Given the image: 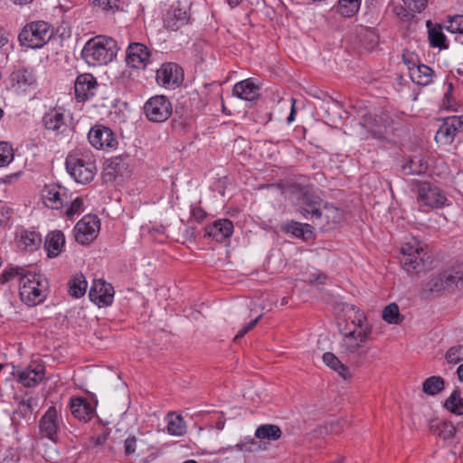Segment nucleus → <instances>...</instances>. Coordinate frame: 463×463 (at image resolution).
Wrapping results in <instances>:
<instances>
[{"instance_id":"20e7f679","label":"nucleus","mask_w":463,"mask_h":463,"mask_svg":"<svg viewBox=\"0 0 463 463\" xmlns=\"http://www.w3.org/2000/svg\"><path fill=\"white\" fill-rule=\"evenodd\" d=\"M52 26L44 21L26 24L21 30L18 40L22 46L31 49L42 48L52 37Z\"/></svg>"},{"instance_id":"5fc2aeb1","label":"nucleus","mask_w":463,"mask_h":463,"mask_svg":"<svg viewBox=\"0 0 463 463\" xmlns=\"http://www.w3.org/2000/svg\"><path fill=\"white\" fill-rule=\"evenodd\" d=\"M394 11L398 18L402 21H411L414 17V12L409 10L405 5L397 6Z\"/></svg>"},{"instance_id":"c85d7f7f","label":"nucleus","mask_w":463,"mask_h":463,"mask_svg":"<svg viewBox=\"0 0 463 463\" xmlns=\"http://www.w3.org/2000/svg\"><path fill=\"white\" fill-rule=\"evenodd\" d=\"M428 162L422 155H415L410 158L402 166L406 175H421L428 169Z\"/></svg>"},{"instance_id":"a211bd4d","label":"nucleus","mask_w":463,"mask_h":463,"mask_svg":"<svg viewBox=\"0 0 463 463\" xmlns=\"http://www.w3.org/2000/svg\"><path fill=\"white\" fill-rule=\"evenodd\" d=\"M41 433L49 439L55 441L59 430L58 411L54 406H51L42 416L39 421Z\"/></svg>"},{"instance_id":"f3484780","label":"nucleus","mask_w":463,"mask_h":463,"mask_svg":"<svg viewBox=\"0 0 463 463\" xmlns=\"http://www.w3.org/2000/svg\"><path fill=\"white\" fill-rule=\"evenodd\" d=\"M91 301L101 306H109L113 302L114 288L104 280H95L89 293Z\"/></svg>"},{"instance_id":"4c0bfd02","label":"nucleus","mask_w":463,"mask_h":463,"mask_svg":"<svg viewBox=\"0 0 463 463\" xmlns=\"http://www.w3.org/2000/svg\"><path fill=\"white\" fill-rule=\"evenodd\" d=\"M443 279L445 280V288L448 290H454L459 287H463V273L460 270L451 269L443 272Z\"/></svg>"},{"instance_id":"8fccbe9b","label":"nucleus","mask_w":463,"mask_h":463,"mask_svg":"<svg viewBox=\"0 0 463 463\" xmlns=\"http://www.w3.org/2000/svg\"><path fill=\"white\" fill-rule=\"evenodd\" d=\"M83 199L80 197L75 198L66 209L65 214L68 218L73 217L75 214H80L83 210Z\"/></svg>"},{"instance_id":"a18cd8bd","label":"nucleus","mask_w":463,"mask_h":463,"mask_svg":"<svg viewBox=\"0 0 463 463\" xmlns=\"http://www.w3.org/2000/svg\"><path fill=\"white\" fill-rule=\"evenodd\" d=\"M445 359L449 364H456L463 361V345L451 346L448 349Z\"/></svg>"},{"instance_id":"ea45409f","label":"nucleus","mask_w":463,"mask_h":463,"mask_svg":"<svg viewBox=\"0 0 463 463\" xmlns=\"http://www.w3.org/2000/svg\"><path fill=\"white\" fill-rule=\"evenodd\" d=\"M361 6V0H339L337 12L344 17H353Z\"/></svg>"},{"instance_id":"052dcab7","label":"nucleus","mask_w":463,"mask_h":463,"mask_svg":"<svg viewBox=\"0 0 463 463\" xmlns=\"http://www.w3.org/2000/svg\"><path fill=\"white\" fill-rule=\"evenodd\" d=\"M191 215L196 222H201L206 217V212L199 206H192Z\"/></svg>"},{"instance_id":"f03ea898","label":"nucleus","mask_w":463,"mask_h":463,"mask_svg":"<svg viewBox=\"0 0 463 463\" xmlns=\"http://www.w3.org/2000/svg\"><path fill=\"white\" fill-rule=\"evenodd\" d=\"M67 172L79 184L90 183L98 171L95 155L87 148L77 149L65 160Z\"/></svg>"},{"instance_id":"7c9ffc66","label":"nucleus","mask_w":463,"mask_h":463,"mask_svg":"<svg viewBox=\"0 0 463 463\" xmlns=\"http://www.w3.org/2000/svg\"><path fill=\"white\" fill-rule=\"evenodd\" d=\"M323 362L332 370L335 371L339 376L344 379L350 377V372L346 365H345L337 356L331 352H326L323 354Z\"/></svg>"},{"instance_id":"4d7b16f0","label":"nucleus","mask_w":463,"mask_h":463,"mask_svg":"<svg viewBox=\"0 0 463 463\" xmlns=\"http://www.w3.org/2000/svg\"><path fill=\"white\" fill-rule=\"evenodd\" d=\"M323 217H325L327 222L331 220L337 222L340 218V212L333 205L327 203V209L324 212Z\"/></svg>"},{"instance_id":"c756f323","label":"nucleus","mask_w":463,"mask_h":463,"mask_svg":"<svg viewBox=\"0 0 463 463\" xmlns=\"http://www.w3.org/2000/svg\"><path fill=\"white\" fill-rule=\"evenodd\" d=\"M457 132L454 125L449 117L445 118L444 122L439 128L435 135V140L441 145H449L454 141Z\"/></svg>"},{"instance_id":"603ef678","label":"nucleus","mask_w":463,"mask_h":463,"mask_svg":"<svg viewBox=\"0 0 463 463\" xmlns=\"http://www.w3.org/2000/svg\"><path fill=\"white\" fill-rule=\"evenodd\" d=\"M403 5L414 13H421L425 10L428 0H402Z\"/></svg>"},{"instance_id":"f704fd0d","label":"nucleus","mask_w":463,"mask_h":463,"mask_svg":"<svg viewBox=\"0 0 463 463\" xmlns=\"http://www.w3.org/2000/svg\"><path fill=\"white\" fill-rule=\"evenodd\" d=\"M167 431L171 435L182 436L186 432V425L183 417L174 412L168 413Z\"/></svg>"},{"instance_id":"aec40b11","label":"nucleus","mask_w":463,"mask_h":463,"mask_svg":"<svg viewBox=\"0 0 463 463\" xmlns=\"http://www.w3.org/2000/svg\"><path fill=\"white\" fill-rule=\"evenodd\" d=\"M10 81L16 91H26L29 87L35 84L36 79L31 69L19 68L11 73Z\"/></svg>"},{"instance_id":"0eeeda50","label":"nucleus","mask_w":463,"mask_h":463,"mask_svg":"<svg viewBox=\"0 0 463 463\" xmlns=\"http://www.w3.org/2000/svg\"><path fill=\"white\" fill-rule=\"evenodd\" d=\"M369 338L368 328L362 329L358 333L352 331L345 333L340 342V353L350 360H356L366 354L364 346Z\"/></svg>"},{"instance_id":"e2e57ef3","label":"nucleus","mask_w":463,"mask_h":463,"mask_svg":"<svg viewBox=\"0 0 463 463\" xmlns=\"http://www.w3.org/2000/svg\"><path fill=\"white\" fill-rule=\"evenodd\" d=\"M443 107L445 109L451 110V111H458V108L456 107V104L454 103V100L451 96L449 94H445L444 100H443Z\"/></svg>"},{"instance_id":"ddd939ff","label":"nucleus","mask_w":463,"mask_h":463,"mask_svg":"<svg viewBox=\"0 0 463 463\" xmlns=\"http://www.w3.org/2000/svg\"><path fill=\"white\" fill-rule=\"evenodd\" d=\"M418 202L420 207L440 208L445 205L447 197L438 187L423 183L418 186Z\"/></svg>"},{"instance_id":"4468645a","label":"nucleus","mask_w":463,"mask_h":463,"mask_svg":"<svg viewBox=\"0 0 463 463\" xmlns=\"http://www.w3.org/2000/svg\"><path fill=\"white\" fill-rule=\"evenodd\" d=\"M302 215L310 220H321L324 212L327 209V203L318 195L305 193L300 200Z\"/></svg>"},{"instance_id":"a19ab883","label":"nucleus","mask_w":463,"mask_h":463,"mask_svg":"<svg viewBox=\"0 0 463 463\" xmlns=\"http://www.w3.org/2000/svg\"><path fill=\"white\" fill-rule=\"evenodd\" d=\"M33 412V399L21 401L17 409L13 412L12 421L14 424H20V419L30 417Z\"/></svg>"},{"instance_id":"37998d69","label":"nucleus","mask_w":463,"mask_h":463,"mask_svg":"<svg viewBox=\"0 0 463 463\" xmlns=\"http://www.w3.org/2000/svg\"><path fill=\"white\" fill-rule=\"evenodd\" d=\"M352 309L355 310V314H354V318L352 321L353 324L354 325V328L351 331L358 333L360 330L362 331V329L368 328L370 330V335H371L372 332H373V328H372V326L366 321V317H365V315L364 314V312L361 311L360 309H355L354 306L352 307Z\"/></svg>"},{"instance_id":"f257e3e1","label":"nucleus","mask_w":463,"mask_h":463,"mask_svg":"<svg viewBox=\"0 0 463 463\" xmlns=\"http://www.w3.org/2000/svg\"><path fill=\"white\" fill-rule=\"evenodd\" d=\"M118 49V43L113 38L97 35L86 42L80 55L89 66H102L116 58Z\"/></svg>"},{"instance_id":"0e129e2a","label":"nucleus","mask_w":463,"mask_h":463,"mask_svg":"<svg viewBox=\"0 0 463 463\" xmlns=\"http://www.w3.org/2000/svg\"><path fill=\"white\" fill-rule=\"evenodd\" d=\"M451 122L454 125L456 132L463 131V115L449 117Z\"/></svg>"},{"instance_id":"13d9d810","label":"nucleus","mask_w":463,"mask_h":463,"mask_svg":"<svg viewBox=\"0 0 463 463\" xmlns=\"http://www.w3.org/2000/svg\"><path fill=\"white\" fill-rule=\"evenodd\" d=\"M137 438L136 437H128L126 440H125V443H124V449H125V454L127 456H129L133 453H135L136 451V447H137Z\"/></svg>"},{"instance_id":"c9c22d12","label":"nucleus","mask_w":463,"mask_h":463,"mask_svg":"<svg viewBox=\"0 0 463 463\" xmlns=\"http://www.w3.org/2000/svg\"><path fill=\"white\" fill-rule=\"evenodd\" d=\"M283 230L287 233H291L294 236L304 240H307L312 233L311 226L309 224H302L294 221L287 222L284 225Z\"/></svg>"},{"instance_id":"69168bd1","label":"nucleus","mask_w":463,"mask_h":463,"mask_svg":"<svg viewBox=\"0 0 463 463\" xmlns=\"http://www.w3.org/2000/svg\"><path fill=\"white\" fill-rule=\"evenodd\" d=\"M326 277L324 274L311 275L308 279L310 284H323Z\"/></svg>"},{"instance_id":"338daca9","label":"nucleus","mask_w":463,"mask_h":463,"mask_svg":"<svg viewBox=\"0 0 463 463\" xmlns=\"http://www.w3.org/2000/svg\"><path fill=\"white\" fill-rule=\"evenodd\" d=\"M295 104H296L295 99H291V109H290V113L287 118L288 123H291L295 120V114H296Z\"/></svg>"},{"instance_id":"680f3d73","label":"nucleus","mask_w":463,"mask_h":463,"mask_svg":"<svg viewBox=\"0 0 463 463\" xmlns=\"http://www.w3.org/2000/svg\"><path fill=\"white\" fill-rule=\"evenodd\" d=\"M240 450L242 451H252L255 450L258 444L257 442L251 439L249 442H243L237 445Z\"/></svg>"},{"instance_id":"5701e85b","label":"nucleus","mask_w":463,"mask_h":463,"mask_svg":"<svg viewBox=\"0 0 463 463\" xmlns=\"http://www.w3.org/2000/svg\"><path fill=\"white\" fill-rule=\"evenodd\" d=\"M43 124L47 130L62 134L66 128L64 114L57 109H51L43 118Z\"/></svg>"},{"instance_id":"864d4df0","label":"nucleus","mask_w":463,"mask_h":463,"mask_svg":"<svg viewBox=\"0 0 463 463\" xmlns=\"http://www.w3.org/2000/svg\"><path fill=\"white\" fill-rule=\"evenodd\" d=\"M261 315L256 317L255 319L251 320L250 323L245 325L234 336L233 341L238 342L239 339L243 337L250 330H251L260 320Z\"/></svg>"},{"instance_id":"6ab92c4d","label":"nucleus","mask_w":463,"mask_h":463,"mask_svg":"<svg viewBox=\"0 0 463 463\" xmlns=\"http://www.w3.org/2000/svg\"><path fill=\"white\" fill-rule=\"evenodd\" d=\"M43 203L52 209H61L68 203V197L65 191L56 185H45L42 191Z\"/></svg>"},{"instance_id":"dca6fc26","label":"nucleus","mask_w":463,"mask_h":463,"mask_svg":"<svg viewBox=\"0 0 463 463\" xmlns=\"http://www.w3.org/2000/svg\"><path fill=\"white\" fill-rule=\"evenodd\" d=\"M98 83L96 78L90 73L80 74L77 77L74 85L75 96L78 101H85L95 95Z\"/></svg>"},{"instance_id":"2f4dec72","label":"nucleus","mask_w":463,"mask_h":463,"mask_svg":"<svg viewBox=\"0 0 463 463\" xmlns=\"http://www.w3.org/2000/svg\"><path fill=\"white\" fill-rule=\"evenodd\" d=\"M87 281L82 274L75 275L68 283V292L75 298L84 296L87 290Z\"/></svg>"},{"instance_id":"4be33fe9","label":"nucleus","mask_w":463,"mask_h":463,"mask_svg":"<svg viewBox=\"0 0 463 463\" xmlns=\"http://www.w3.org/2000/svg\"><path fill=\"white\" fill-rule=\"evenodd\" d=\"M260 88L251 79H247L236 83L232 89L235 96L241 99L252 101L260 96Z\"/></svg>"},{"instance_id":"de8ad7c7","label":"nucleus","mask_w":463,"mask_h":463,"mask_svg":"<svg viewBox=\"0 0 463 463\" xmlns=\"http://www.w3.org/2000/svg\"><path fill=\"white\" fill-rule=\"evenodd\" d=\"M444 28L452 33H463V15H456L450 18Z\"/></svg>"},{"instance_id":"6e6552de","label":"nucleus","mask_w":463,"mask_h":463,"mask_svg":"<svg viewBox=\"0 0 463 463\" xmlns=\"http://www.w3.org/2000/svg\"><path fill=\"white\" fill-rule=\"evenodd\" d=\"M191 21L190 5L177 1L163 16L164 27L168 31H178Z\"/></svg>"},{"instance_id":"423d86ee","label":"nucleus","mask_w":463,"mask_h":463,"mask_svg":"<svg viewBox=\"0 0 463 463\" xmlns=\"http://www.w3.org/2000/svg\"><path fill=\"white\" fill-rule=\"evenodd\" d=\"M360 125L377 139H384L392 131V120L386 112L372 115L366 109L359 111Z\"/></svg>"},{"instance_id":"bb28decb","label":"nucleus","mask_w":463,"mask_h":463,"mask_svg":"<svg viewBox=\"0 0 463 463\" xmlns=\"http://www.w3.org/2000/svg\"><path fill=\"white\" fill-rule=\"evenodd\" d=\"M409 70L410 77L414 83L427 86L432 82L433 70L430 67L425 64H419L409 68Z\"/></svg>"},{"instance_id":"7ed1b4c3","label":"nucleus","mask_w":463,"mask_h":463,"mask_svg":"<svg viewBox=\"0 0 463 463\" xmlns=\"http://www.w3.org/2000/svg\"><path fill=\"white\" fill-rule=\"evenodd\" d=\"M48 291V281L42 274L28 272L20 279L19 295L29 307L43 303Z\"/></svg>"},{"instance_id":"f8f14e48","label":"nucleus","mask_w":463,"mask_h":463,"mask_svg":"<svg viewBox=\"0 0 463 463\" xmlns=\"http://www.w3.org/2000/svg\"><path fill=\"white\" fill-rule=\"evenodd\" d=\"M156 82L166 89H175L184 80L183 69L175 62H165L156 71Z\"/></svg>"},{"instance_id":"58836bf2","label":"nucleus","mask_w":463,"mask_h":463,"mask_svg":"<svg viewBox=\"0 0 463 463\" xmlns=\"http://www.w3.org/2000/svg\"><path fill=\"white\" fill-rule=\"evenodd\" d=\"M445 388V382L440 376H430L422 383V391L428 395H436Z\"/></svg>"},{"instance_id":"b1692460","label":"nucleus","mask_w":463,"mask_h":463,"mask_svg":"<svg viewBox=\"0 0 463 463\" xmlns=\"http://www.w3.org/2000/svg\"><path fill=\"white\" fill-rule=\"evenodd\" d=\"M65 243V238L63 233L61 231H53L50 232L46 238L44 242V248L47 251V256L49 258L57 257Z\"/></svg>"},{"instance_id":"c03bdc74","label":"nucleus","mask_w":463,"mask_h":463,"mask_svg":"<svg viewBox=\"0 0 463 463\" xmlns=\"http://www.w3.org/2000/svg\"><path fill=\"white\" fill-rule=\"evenodd\" d=\"M24 269L19 267H10L3 270L0 274V283H6L14 278H22V276L27 275Z\"/></svg>"},{"instance_id":"e433bc0d","label":"nucleus","mask_w":463,"mask_h":463,"mask_svg":"<svg viewBox=\"0 0 463 463\" xmlns=\"http://www.w3.org/2000/svg\"><path fill=\"white\" fill-rule=\"evenodd\" d=\"M255 436L260 439L277 440L281 436V430L277 425L263 424L258 427Z\"/></svg>"},{"instance_id":"473e14b6","label":"nucleus","mask_w":463,"mask_h":463,"mask_svg":"<svg viewBox=\"0 0 463 463\" xmlns=\"http://www.w3.org/2000/svg\"><path fill=\"white\" fill-rule=\"evenodd\" d=\"M19 243L26 250L33 251L42 243V236L33 231H23L20 234Z\"/></svg>"},{"instance_id":"72a5a7b5","label":"nucleus","mask_w":463,"mask_h":463,"mask_svg":"<svg viewBox=\"0 0 463 463\" xmlns=\"http://www.w3.org/2000/svg\"><path fill=\"white\" fill-rule=\"evenodd\" d=\"M444 408L457 416L463 415V399L458 389H455L447 398L444 402Z\"/></svg>"},{"instance_id":"774afa93","label":"nucleus","mask_w":463,"mask_h":463,"mask_svg":"<svg viewBox=\"0 0 463 463\" xmlns=\"http://www.w3.org/2000/svg\"><path fill=\"white\" fill-rule=\"evenodd\" d=\"M7 42H8V39L5 36V32L2 29H0V48L5 46L7 43Z\"/></svg>"},{"instance_id":"2eb2a0df","label":"nucleus","mask_w":463,"mask_h":463,"mask_svg":"<svg viewBox=\"0 0 463 463\" xmlns=\"http://www.w3.org/2000/svg\"><path fill=\"white\" fill-rule=\"evenodd\" d=\"M151 52L143 43H129L127 49L126 61L127 64L135 69L145 68L149 63Z\"/></svg>"},{"instance_id":"3c124183","label":"nucleus","mask_w":463,"mask_h":463,"mask_svg":"<svg viewBox=\"0 0 463 463\" xmlns=\"http://www.w3.org/2000/svg\"><path fill=\"white\" fill-rule=\"evenodd\" d=\"M445 280L443 279V272L436 277H433L428 283V288L431 292H439L447 289L445 288Z\"/></svg>"},{"instance_id":"49530a36","label":"nucleus","mask_w":463,"mask_h":463,"mask_svg":"<svg viewBox=\"0 0 463 463\" xmlns=\"http://www.w3.org/2000/svg\"><path fill=\"white\" fill-rule=\"evenodd\" d=\"M14 159V151L12 146L7 143L0 142V167L9 165Z\"/></svg>"},{"instance_id":"79ce46f5","label":"nucleus","mask_w":463,"mask_h":463,"mask_svg":"<svg viewBox=\"0 0 463 463\" xmlns=\"http://www.w3.org/2000/svg\"><path fill=\"white\" fill-rule=\"evenodd\" d=\"M383 319L393 325H399L402 322L403 317L400 314V309L396 303H391L383 308Z\"/></svg>"},{"instance_id":"39448f33","label":"nucleus","mask_w":463,"mask_h":463,"mask_svg":"<svg viewBox=\"0 0 463 463\" xmlns=\"http://www.w3.org/2000/svg\"><path fill=\"white\" fill-rule=\"evenodd\" d=\"M423 244L412 238L401 248L400 261L408 273H420L425 269V257Z\"/></svg>"},{"instance_id":"a878e982","label":"nucleus","mask_w":463,"mask_h":463,"mask_svg":"<svg viewBox=\"0 0 463 463\" xmlns=\"http://www.w3.org/2000/svg\"><path fill=\"white\" fill-rule=\"evenodd\" d=\"M70 407L72 415L79 420H90L94 413L91 405L80 397L71 398Z\"/></svg>"},{"instance_id":"393cba45","label":"nucleus","mask_w":463,"mask_h":463,"mask_svg":"<svg viewBox=\"0 0 463 463\" xmlns=\"http://www.w3.org/2000/svg\"><path fill=\"white\" fill-rule=\"evenodd\" d=\"M428 28V38L431 47L446 50L449 48L445 34L442 33V26L439 24H433L430 20L426 22Z\"/></svg>"},{"instance_id":"09e8293b","label":"nucleus","mask_w":463,"mask_h":463,"mask_svg":"<svg viewBox=\"0 0 463 463\" xmlns=\"http://www.w3.org/2000/svg\"><path fill=\"white\" fill-rule=\"evenodd\" d=\"M93 4L103 11L116 12L119 10V0H94Z\"/></svg>"},{"instance_id":"1a4fd4ad","label":"nucleus","mask_w":463,"mask_h":463,"mask_svg":"<svg viewBox=\"0 0 463 463\" xmlns=\"http://www.w3.org/2000/svg\"><path fill=\"white\" fill-rule=\"evenodd\" d=\"M172 103L164 95L151 97L144 105V113L152 122H165L172 114Z\"/></svg>"},{"instance_id":"9b49d317","label":"nucleus","mask_w":463,"mask_h":463,"mask_svg":"<svg viewBox=\"0 0 463 463\" xmlns=\"http://www.w3.org/2000/svg\"><path fill=\"white\" fill-rule=\"evenodd\" d=\"M100 222L96 215H85L74 227L75 240L84 245L91 242L98 235Z\"/></svg>"},{"instance_id":"412c9836","label":"nucleus","mask_w":463,"mask_h":463,"mask_svg":"<svg viewBox=\"0 0 463 463\" xmlns=\"http://www.w3.org/2000/svg\"><path fill=\"white\" fill-rule=\"evenodd\" d=\"M232 232L233 223L229 219L217 220L205 229L206 235L216 241H222L232 236Z\"/></svg>"},{"instance_id":"bf43d9fd","label":"nucleus","mask_w":463,"mask_h":463,"mask_svg":"<svg viewBox=\"0 0 463 463\" xmlns=\"http://www.w3.org/2000/svg\"><path fill=\"white\" fill-rule=\"evenodd\" d=\"M345 425H347V421L344 419L331 421L330 431L335 434L340 433L344 430Z\"/></svg>"},{"instance_id":"9d476101","label":"nucleus","mask_w":463,"mask_h":463,"mask_svg":"<svg viewBox=\"0 0 463 463\" xmlns=\"http://www.w3.org/2000/svg\"><path fill=\"white\" fill-rule=\"evenodd\" d=\"M90 144L96 149L110 150L116 149L118 145L114 132L103 125H95L88 134Z\"/></svg>"},{"instance_id":"6e6d98bb","label":"nucleus","mask_w":463,"mask_h":463,"mask_svg":"<svg viewBox=\"0 0 463 463\" xmlns=\"http://www.w3.org/2000/svg\"><path fill=\"white\" fill-rule=\"evenodd\" d=\"M457 432L456 427L451 423H444L440 430L439 435L444 439H451L455 436Z\"/></svg>"},{"instance_id":"cd10ccee","label":"nucleus","mask_w":463,"mask_h":463,"mask_svg":"<svg viewBox=\"0 0 463 463\" xmlns=\"http://www.w3.org/2000/svg\"><path fill=\"white\" fill-rule=\"evenodd\" d=\"M44 377L43 369L26 368L17 374L18 382L24 387L36 386Z\"/></svg>"}]
</instances>
